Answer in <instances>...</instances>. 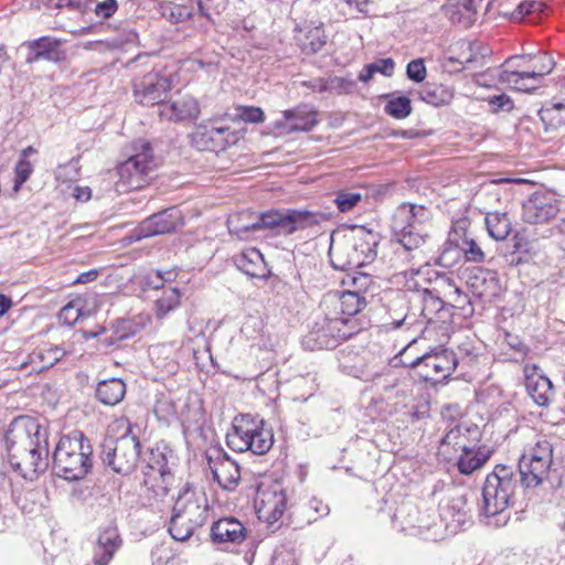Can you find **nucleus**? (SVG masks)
<instances>
[{
    "mask_svg": "<svg viewBox=\"0 0 565 565\" xmlns=\"http://www.w3.org/2000/svg\"><path fill=\"white\" fill-rule=\"evenodd\" d=\"M161 15L171 23H180L193 17L194 11L185 4L164 2L160 6Z\"/></svg>",
    "mask_w": 565,
    "mask_h": 565,
    "instance_id": "nucleus-50",
    "label": "nucleus"
},
{
    "mask_svg": "<svg viewBox=\"0 0 565 565\" xmlns=\"http://www.w3.org/2000/svg\"><path fill=\"white\" fill-rule=\"evenodd\" d=\"M366 306L365 297L359 291H330L321 300L320 308L338 317H353Z\"/></svg>",
    "mask_w": 565,
    "mask_h": 565,
    "instance_id": "nucleus-20",
    "label": "nucleus"
},
{
    "mask_svg": "<svg viewBox=\"0 0 565 565\" xmlns=\"http://www.w3.org/2000/svg\"><path fill=\"white\" fill-rule=\"evenodd\" d=\"M181 294L178 288L166 290L156 301V313L158 318L166 317L170 311L174 310L180 303Z\"/></svg>",
    "mask_w": 565,
    "mask_h": 565,
    "instance_id": "nucleus-54",
    "label": "nucleus"
},
{
    "mask_svg": "<svg viewBox=\"0 0 565 565\" xmlns=\"http://www.w3.org/2000/svg\"><path fill=\"white\" fill-rule=\"evenodd\" d=\"M295 41L303 54L312 55L327 44V35L321 24L306 22L295 29Z\"/></svg>",
    "mask_w": 565,
    "mask_h": 565,
    "instance_id": "nucleus-27",
    "label": "nucleus"
},
{
    "mask_svg": "<svg viewBox=\"0 0 565 565\" xmlns=\"http://www.w3.org/2000/svg\"><path fill=\"white\" fill-rule=\"evenodd\" d=\"M134 149L135 153L117 166V186L122 191L142 189L154 178L159 166L150 142L137 140Z\"/></svg>",
    "mask_w": 565,
    "mask_h": 565,
    "instance_id": "nucleus-5",
    "label": "nucleus"
},
{
    "mask_svg": "<svg viewBox=\"0 0 565 565\" xmlns=\"http://www.w3.org/2000/svg\"><path fill=\"white\" fill-rule=\"evenodd\" d=\"M330 218V214L321 211L306 209L270 210L255 215L254 213H242L231 216L227 220L230 233L244 239L248 234L262 230L275 231L279 235H291L318 225Z\"/></svg>",
    "mask_w": 565,
    "mask_h": 565,
    "instance_id": "nucleus-2",
    "label": "nucleus"
},
{
    "mask_svg": "<svg viewBox=\"0 0 565 565\" xmlns=\"http://www.w3.org/2000/svg\"><path fill=\"white\" fill-rule=\"evenodd\" d=\"M523 372L525 387L533 402L540 407H548L555 398L552 381L536 364H526Z\"/></svg>",
    "mask_w": 565,
    "mask_h": 565,
    "instance_id": "nucleus-21",
    "label": "nucleus"
},
{
    "mask_svg": "<svg viewBox=\"0 0 565 565\" xmlns=\"http://www.w3.org/2000/svg\"><path fill=\"white\" fill-rule=\"evenodd\" d=\"M515 480L512 468L505 465H497L486 478L481 494H513Z\"/></svg>",
    "mask_w": 565,
    "mask_h": 565,
    "instance_id": "nucleus-31",
    "label": "nucleus"
},
{
    "mask_svg": "<svg viewBox=\"0 0 565 565\" xmlns=\"http://www.w3.org/2000/svg\"><path fill=\"white\" fill-rule=\"evenodd\" d=\"M525 75L526 70H504L500 72L499 79L500 82L509 84L520 92H529L535 89L537 82H533L532 77Z\"/></svg>",
    "mask_w": 565,
    "mask_h": 565,
    "instance_id": "nucleus-48",
    "label": "nucleus"
},
{
    "mask_svg": "<svg viewBox=\"0 0 565 565\" xmlns=\"http://www.w3.org/2000/svg\"><path fill=\"white\" fill-rule=\"evenodd\" d=\"M387 318L383 323V328L387 331L397 329H409L417 326L418 319L415 313L408 312V301L404 296L393 299L386 311Z\"/></svg>",
    "mask_w": 565,
    "mask_h": 565,
    "instance_id": "nucleus-29",
    "label": "nucleus"
},
{
    "mask_svg": "<svg viewBox=\"0 0 565 565\" xmlns=\"http://www.w3.org/2000/svg\"><path fill=\"white\" fill-rule=\"evenodd\" d=\"M139 456L140 441L131 425L121 437L106 438L100 445L99 457L103 463L122 476L134 471Z\"/></svg>",
    "mask_w": 565,
    "mask_h": 565,
    "instance_id": "nucleus-8",
    "label": "nucleus"
},
{
    "mask_svg": "<svg viewBox=\"0 0 565 565\" xmlns=\"http://www.w3.org/2000/svg\"><path fill=\"white\" fill-rule=\"evenodd\" d=\"M411 369H418L419 376L426 382H439L448 377L457 367L454 351L448 349H434L407 364Z\"/></svg>",
    "mask_w": 565,
    "mask_h": 565,
    "instance_id": "nucleus-11",
    "label": "nucleus"
},
{
    "mask_svg": "<svg viewBox=\"0 0 565 565\" xmlns=\"http://www.w3.org/2000/svg\"><path fill=\"white\" fill-rule=\"evenodd\" d=\"M121 544L122 541L116 526L108 525L100 530L93 551V564L108 565Z\"/></svg>",
    "mask_w": 565,
    "mask_h": 565,
    "instance_id": "nucleus-25",
    "label": "nucleus"
},
{
    "mask_svg": "<svg viewBox=\"0 0 565 565\" xmlns=\"http://www.w3.org/2000/svg\"><path fill=\"white\" fill-rule=\"evenodd\" d=\"M65 354L66 351L63 348L53 344H45L29 354V360L22 364V367L31 365L32 367L30 372H42L55 365L65 356Z\"/></svg>",
    "mask_w": 565,
    "mask_h": 565,
    "instance_id": "nucleus-36",
    "label": "nucleus"
},
{
    "mask_svg": "<svg viewBox=\"0 0 565 565\" xmlns=\"http://www.w3.org/2000/svg\"><path fill=\"white\" fill-rule=\"evenodd\" d=\"M461 452L457 459V467L460 473L471 475L473 471L480 469L492 456L493 450L489 447L469 445L462 446L459 449Z\"/></svg>",
    "mask_w": 565,
    "mask_h": 565,
    "instance_id": "nucleus-33",
    "label": "nucleus"
},
{
    "mask_svg": "<svg viewBox=\"0 0 565 565\" xmlns=\"http://www.w3.org/2000/svg\"><path fill=\"white\" fill-rule=\"evenodd\" d=\"M32 164L28 159L19 158L14 168V184L13 191L18 192L21 185L26 182L32 173Z\"/></svg>",
    "mask_w": 565,
    "mask_h": 565,
    "instance_id": "nucleus-60",
    "label": "nucleus"
},
{
    "mask_svg": "<svg viewBox=\"0 0 565 565\" xmlns=\"http://www.w3.org/2000/svg\"><path fill=\"white\" fill-rule=\"evenodd\" d=\"M83 316V308L78 301H71L65 305L58 312V319L66 326L75 324Z\"/></svg>",
    "mask_w": 565,
    "mask_h": 565,
    "instance_id": "nucleus-59",
    "label": "nucleus"
},
{
    "mask_svg": "<svg viewBox=\"0 0 565 565\" xmlns=\"http://www.w3.org/2000/svg\"><path fill=\"white\" fill-rule=\"evenodd\" d=\"M486 226L489 235L495 241H503L511 232V222L505 213H488Z\"/></svg>",
    "mask_w": 565,
    "mask_h": 565,
    "instance_id": "nucleus-47",
    "label": "nucleus"
},
{
    "mask_svg": "<svg viewBox=\"0 0 565 565\" xmlns=\"http://www.w3.org/2000/svg\"><path fill=\"white\" fill-rule=\"evenodd\" d=\"M543 3L537 0H524L520 2L512 13V18L514 20H522L524 17L530 15L532 13L542 12Z\"/></svg>",
    "mask_w": 565,
    "mask_h": 565,
    "instance_id": "nucleus-62",
    "label": "nucleus"
},
{
    "mask_svg": "<svg viewBox=\"0 0 565 565\" xmlns=\"http://www.w3.org/2000/svg\"><path fill=\"white\" fill-rule=\"evenodd\" d=\"M405 529H407V535L419 536L426 541L437 542L447 537L445 525L435 512H419L417 523L407 520Z\"/></svg>",
    "mask_w": 565,
    "mask_h": 565,
    "instance_id": "nucleus-24",
    "label": "nucleus"
},
{
    "mask_svg": "<svg viewBox=\"0 0 565 565\" xmlns=\"http://www.w3.org/2000/svg\"><path fill=\"white\" fill-rule=\"evenodd\" d=\"M126 394V384L118 377L103 380L97 383L95 397L107 406H115L120 403Z\"/></svg>",
    "mask_w": 565,
    "mask_h": 565,
    "instance_id": "nucleus-40",
    "label": "nucleus"
},
{
    "mask_svg": "<svg viewBox=\"0 0 565 565\" xmlns=\"http://www.w3.org/2000/svg\"><path fill=\"white\" fill-rule=\"evenodd\" d=\"M440 521L445 525L446 534L455 535L471 523L470 510L467 508L466 497H447L439 503Z\"/></svg>",
    "mask_w": 565,
    "mask_h": 565,
    "instance_id": "nucleus-17",
    "label": "nucleus"
},
{
    "mask_svg": "<svg viewBox=\"0 0 565 565\" xmlns=\"http://www.w3.org/2000/svg\"><path fill=\"white\" fill-rule=\"evenodd\" d=\"M226 444L237 452L249 450L255 455H265L273 447L274 435L264 427L263 419L242 414L234 418L232 430L226 435Z\"/></svg>",
    "mask_w": 565,
    "mask_h": 565,
    "instance_id": "nucleus-6",
    "label": "nucleus"
},
{
    "mask_svg": "<svg viewBox=\"0 0 565 565\" xmlns=\"http://www.w3.org/2000/svg\"><path fill=\"white\" fill-rule=\"evenodd\" d=\"M553 462V446L545 437L521 456L519 460L520 481L525 489L541 484L547 477Z\"/></svg>",
    "mask_w": 565,
    "mask_h": 565,
    "instance_id": "nucleus-9",
    "label": "nucleus"
},
{
    "mask_svg": "<svg viewBox=\"0 0 565 565\" xmlns=\"http://www.w3.org/2000/svg\"><path fill=\"white\" fill-rule=\"evenodd\" d=\"M174 507L196 527L203 526L213 512L207 497H178Z\"/></svg>",
    "mask_w": 565,
    "mask_h": 565,
    "instance_id": "nucleus-26",
    "label": "nucleus"
},
{
    "mask_svg": "<svg viewBox=\"0 0 565 565\" xmlns=\"http://www.w3.org/2000/svg\"><path fill=\"white\" fill-rule=\"evenodd\" d=\"M236 267L252 278L266 279L269 270L263 254L256 248H249L235 257Z\"/></svg>",
    "mask_w": 565,
    "mask_h": 565,
    "instance_id": "nucleus-37",
    "label": "nucleus"
},
{
    "mask_svg": "<svg viewBox=\"0 0 565 565\" xmlns=\"http://www.w3.org/2000/svg\"><path fill=\"white\" fill-rule=\"evenodd\" d=\"M22 47L26 50V64H33L40 61L57 64L66 60L64 43L56 38L41 36L39 39L24 42Z\"/></svg>",
    "mask_w": 565,
    "mask_h": 565,
    "instance_id": "nucleus-19",
    "label": "nucleus"
},
{
    "mask_svg": "<svg viewBox=\"0 0 565 565\" xmlns=\"http://www.w3.org/2000/svg\"><path fill=\"white\" fill-rule=\"evenodd\" d=\"M469 285L475 296L484 299L497 297L501 289L497 274L488 269H478L470 277Z\"/></svg>",
    "mask_w": 565,
    "mask_h": 565,
    "instance_id": "nucleus-38",
    "label": "nucleus"
},
{
    "mask_svg": "<svg viewBox=\"0 0 565 565\" xmlns=\"http://www.w3.org/2000/svg\"><path fill=\"white\" fill-rule=\"evenodd\" d=\"M374 499L375 502L372 507L379 513L383 512L384 507H387L390 511L394 509L393 514L388 512V515L391 516L392 524L396 530L407 534V529H405L407 520H413L414 523H417L419 511L412 502L406 501L405 499L398 501V497H374Z\"/></svg>",
    "mask_w": 565,
    "mask_h": 565,
    "instance_id": "nucleus-22",
    "label": "nucleus"
},
{
    "mask_svg": "<svg viewBox=\"0 0 565 565\" xmlns=\"http://www.w3.org/2000/svg\"><path fill=\"white\" fill-rule=\"evenodd\" d=\"M472 436V440H479L480 430L477 425H462L457 424L451 427L440 440V448L444 446L451 445L454 449L459 450L467 443H461V438H466V435Z\"/></svg>",
    "mask_w": 565,
    "mask_h": 565,
    "instance_id": "nucleus-44",
    "label": "nucleus"
},
{
    "mask_svg": "<svg viewBox=\"0 0 565 565\" xmlns=\"http://www.w3.org/2000/svg\"><path fill=\"white\" fill-rule=\"evenodd\" d=\"M173 459V451L167 446L151 448L147 459L146 470L170 471L169 463Z\"/></svg>",
    "mask_w": 565,
    "mask_h": 565,
    "instance_id": "nucleus-49",
    "label": "nucleus"
},
{
    "mask_svg": "<svg viewBox=\"0 0 565 565\" xmlns=\"http://www.w3.org/2000/svg\"><path fill=\"white\" fill-rule=\"evenodd\" d=\"M318 111L313 106L300 104L295 108L282 111V118L274 122V128L280 134L310 131L318 125Z\"/></svg>",
    "mask_w": 565,
    "mask_h": 565,
    "instance_id": "nucleus-18",
    "label": "nucleus"
},
{
    "mask_svg": "<svg viewBox=\"0 0 565 565\" xmlns=\"http://www.w3.org/2000/svg\"><path fill=\"white\" fill-rule=\"evenodd\" d=\"M510 497H482L480 515L488 519V524L493 526L504 525L509 520L505 512Z\"/></svg>",
    "mask_w": 565,
    "mask_h": 565,
    "instance_id": "nucleus-39",
    "label": "nucleus"
},
{
    "mask_svg": "<svg viewBox=\"0 0 565 565\" xmlns=\"http://www.w3.org/2000/svg\"><path fill=\"white\" fill-rule=\"evenodd\" d=\"M430 220V212L424 205L403 203L394 212L392 218V233L399 249L403 252H413L419 248L427 237L424 228L426 222Z\"/></svg>",
    "mask_w": 565,
    "mask_h": 565,
    "instance_id": "nucleus-4",
    "label": "nucleus"
},
{
    "mask_svg": "<svg viewBox=\"0 0 565 565\" xmlns=\"http://www.w3.org/2000/svg\"><path fill=\"white\" fill-rule=\"evenodd\" d=\"M246 536L245 526L235 518H223L213 522L210 531L211 541L215 544H239Z\"/></svg>",
    "mask_w": 565,
    "mask_h": 565,
    "instance_id": "nucleus-30",
    "label": "nucleus"
},
{
    "mask_svg": "<svg viewBox=\"0 0 565 565\" xmlns=\"http://www.w3.org/2000/svg\"><path fill=\"white\" fill-rule=\"evenodd\" d=\"M441 9L452 24L462 28L471 26L478 14L476 0H447Z\"/></svg>",
    "mask_w": 565,
    "mask_h": 565,
    "instance_id": "nucleus-32",
    "label": "nucleus"
},
{
    "mask_svg": "<svg viewBox=\"0 0 565 565\" xmlns=\"http://www.w3.org/2000/svg\"><path fill=\"white\" fill-rule=\"evenodd\" d=\"M420 320L417 326L425 323L427 331L429 327L433 329H441L445 324H448L451 320L452 312L450 307L446 303L434 290L424 289L420 295Z\"/></svg>",
    "mask_w": 565,
    "mask_h": 565,
    "instance_id": "nucleus-16",
    "label": "nucleus"
},
{
    "mask_svg": "<svg viewBox=\"0 0 565 565\" xmlns=\"http://www.w3.org/2000/svg\"><path fill=\"white\" fill-rule=\"evenodd\" d=\"M171 86V81L167 76L148 73L135 81L134 96L137 103L145 106L158 105L159 109Z\"/></svg>",
    "mask_w": 565,
    "mask_h": 565,
    "instance_id": "nucleus-14",
    "label": "nucleus"
},
{
    "mask_svg": "<svg viewBox=\"0 0 565 565\" xmlns=\"http://www.w3.org/2000/svg\"><path fill=\"white\" fill-rule=\"evenodd\" d=\"M539 115L546 125V129H557L565 126V104L556 103L550 107H544L539 111Z\"/></svg>",
    "mask_w": 565,
    "mask_h": 565,
    "instance_id": "nucleus-52",
    "label": "nucleus"
},
{
    "mask_svg": "<svg viewBox=\"0 0 565 565\" xmlns=\"http://www.w3.org/2000/svg\"><path fill=\"white\" fill-rule=\"evenodd\" d=\"M235 117L245 122L258 124L263 122L265 115L262 108L255 106H238L236 107Z\"/></svg>",
    "mask_w": 565,
    "mask_h": 565,
    "instance_id": "nucleus-61",
    "label": "nucleus"
},
{
    "mask_svg": "<svg viewBox=\"0 0 565 565\" xmlns=\"http://www.w3.org/2000/svg\"><path fill=\"white\" fill-rule=\"evenodd\" d=\"M457 236H459V231L454 230L449 233L448 239L443 245L438 257V265L441 267L451 268L460 262L462 255L461 249H459Z\"/></svg>",
    "mask_w": 565,
    "mask_h": 565,
    "instance_id": "nucleus-46",
    "label": "nucleus"
},
{
    "mask_svg": "<svg viewBox=\"0 0 565 565\" xmlns=\"http://www.w3.org/2000/svg\"><path fill=\"white\" fill-rule=\"evenodd\" d=\"M93 465V446L79 430L60 438L53 452V469L65 480L83 479Z\"/></svg>",
    "mask_w": 565,
    "mask_h": 565,
    "instance_id": "nucleus-3",
    "label": "nucleus"
},
{
    "mask_svg": "<svg viewBox=\"0 0 565 565\" xmlns=\"http://www.w3.org/2000/svg\"><path fill=\"white\" fill-rule=\"evenodd\" d=\"M45 431L31 416H17L3 431V444L13 471L33 481L47 456Z\"/></svg>",
    "mask_w": 565,
    "mask_h": 565,
    "instance_id": "nucleus-1",
    "label": "nucleus"
},
{
    "mask_svg": "<svg viewBox=\"0 0 565 565\" xmlns=\"http://www.w3.org/2000/svg\"><path fill=\"white\" fill-rule=\"evenodd\" d=\"M362 200L360 192L340 190L335 193L334 203L340 212L347 213L352 211Z\"/></svg>",
    "mask_w": 565,
    "mask_h": 565,
    "instance_id": "nucleus-57",
    "label": "nucleus"
},
{
    "mask_svg": "<svg viewBox=\"0 0 565 565\" xmlns=\"http://www.w3.org/2000/svg\"><path fill=\"white\" fill-rule=\"evenodd\" d=\"M198 529L191 523L188 518L173 505L172 515L170 519L169 533L173 540L185 542L194 534Z\"/></svg>",
    "mask_w": 565,
    "mask_h": 565,
    "instance_id": "nucleus-45",
    "label": "nucleus"
},
{
    "mask_svg": "<svg viewBox=\"0 0 565 565\" xmlns=\"http://www.w3.org/2000/svg\"><path fill=\"white\" fill-rule=\"evenodd\" d=\"M454 303L449 305L448 306L450 307V311L452 309H457L460 311V315L465 318H468V317H471L475 312V309H473V305L470 300V298L468 297V295L463 294L462 291H460L459 288H455L454 289Z\"/></svg>",
    "mask_w": 565,
    "mask_h": 565,
    "instance_id": "nucleus-58",
    "label": "nucleus"
},
{
    "mask_svg": "<svg viewBox=\"0 0 565 565\" xmlns=\"http://www.w3.org/2000/svg\"><path fill=\"white\" fill-rule=\"evenodd\" d=\"M224 118L210 119L207 124L199 125L191 135L192 145L201 151L220 152L239 140V132L223 124Z\"/></svg>",
    "mask_w": 565,
    "mask_h": 565,
    "instance_id": "nucleus-10",
    "label": "nucleus"
},
{
    "mask_svg": "<svg viewBox=\"0 0 565 565\" xmlns=\"http://www.w3.org/2000/svg\"><path fill=\"white\" fill-rule=\"evenodd\" d=\"M329 257L332 267L339 270L349 271L363 266L349 238L338 244L331 243Z\"/></svg>",
    "mask_w": 565,
    "mask_h": 565,
    "instance_id": "nucleus-34",
    "label": "nucleus"
},
{
    "mask_svg": "<svg viewBox=\"0 0 565 565\" xmlns=\"http://www.w3.org/2000/svg\"><path fill=\"white\" fill-rule=\"evenodd\" d=\"M258 519L264 520L268 524L276 523L284 514L286 509V497H268V500L262 499L255 502Z\"/></svg>",
    "mask_w": 565,
    "mask_h": 565,
    "instance_id": "nucleus-42",
    "label": "nucleus"
},
{
    "mask_svg": "<svg viewBox=\"0 0 565 565\" xmlns=\"http://www.w3.org/2000/svg\"><path fill=\"white\" fill-rule=\"evenodd\" d=\"M199 114V104L190 95L178 96L174 99L164 102L158 109L159 117L170 121L195 119Z\"/></svg>",
    "mask_w": 565,
    "mask_h": 565,
    "instance_id": "nucleus-23",
    "label": "nucleus"
},
{
    "mask_svg": "<svg viewBox=\"0 0 565 565\" xmlns=\"http://www.w3.org/2000/svg\"><path fill=\"white\" fill-rule=\"evenodd\" d=\"M419 98L435 107L448 105L454 98V90L443 84H426L418 92Z\"/></svg>",
    "mask_w": 565,
    "mask_h": 565,
    "instance_id": "nucleus-43",
    "label": "nucleus"
},
{
    "mask_svg": "<svg viewBox=\"0 0 565 565\" xmlns=\"http://www.w3.org/2000/svg\"><path fill=\"white\" fill-rule=\"evenodd\" d=\"M384 110L395 119H404L412 113L411 99L406 96L392 97L386 103Z\"/></svg>",
    "mask_w": 565,
    "mask_h": 565,
    "instance_id": "nucleus-55",
    "label": "nucleus"
},
{
    "mask_svg": "<svg viewBox=\"0 0 565 565\" xmlns=\"http://www.w3.org/2000/svg\"><path fill=\"white\" fill-rule=\"evenodd\" d=\"M143 486L153 494H167L174 488L175 478L171 471H143Z\"/></svg>",
    "mask_w": 565,
    "mask_h": 565,
    "instance_id": "nucleus-41",
    "label": "nucleus"
},
{
    "mask_svg": "<svg viewBox=\"0 0 565 565\" xmlns=\"http://www.w3.org/2000/svg\"><path fill=\"white\" fill-rule=\"evenodd\" d=\"M559 212L556 195L548 191H536L522 205L523 221L542 224L554 218Z\"/></svg>",
    "mask_w": 565,
    "mask_h": 565,
    "instance_id": "nucleus-13",
    "label": "nucleus"
},
{
    "mask_svg": "<svg viewBox=\"0 0 565 565\" xmlns=\"http://www.w3.org/2000/svg\"><path fill=\"white\" fill-rule=\"evenodd\" d=\"M457 241L459 243V249H461V255L465 257L467 262L482 263L484 260L486 256L483 250L473 238L467 235L466 232H459Z\"/></svg>",
    "mask_w": 565,
    "mask_h": 565,
    "instance_id": "nucleus-51",
    "label": "nucleus"
},
{
    "mask_svg": "<svg viewBox=\"0 0 565 565\" xmlns=\"http://www.w3.org/2000/svg\"><path fill=\"white\" fill-rule=\"evenodd\" d=\"M322 311L323 316L315 320L311 330L302 339V345L307 350H331L354 334L350 319L338 317L329 310Z\"/></svg>",
    "mask_w": 565,
    "mask_h": 565,
    "instance_id": "nucleus-7",
    "label": "nucleus"
},
{
    "mask_svg": "<svg viewBox=\"0 0 565 565\" xmlns=\"http://www.w3.org/2000/svg\"><path fill=\"white\" fill-rule=\"evenodd\" d=\"M395 63L392 58H381L364 66L359 75L361 82H369L375 73H381L385 76H392L394 73Z\"/></svg>",
    "mask_w": 565,
    "mask_h": 565,
    "instance_id": "nucleus-53",
    "label": "nucleus"
},
{
    "mask_svg": "<svg viewBox=\"0 0 565 565\" xmlns=\"http://www.w3.org/2000/svg\"><path fill=\"white\" fill-rule=\"evenodd\" d=\"M181 211L177 207L162 210L140 222L127 236L130 243L141 239L163 235L177 231L183 226Z\"/></svg>",
    "mask_w": 565,
    "mask_h": 565,
    "instance_id": "nucleus-12",
    "label": "nucleus"
},
{
    "mask_svg": "<svg viewBox=\"0 0 565 565\" xmlns=\"http://www.w3.org/2000/svg\"><path fill=\"white\" fill-rule=\"evenodd\" d=\"M355 88V82L344 77L333 76L328 78V92L335 94H349Z\"/></svg>",
    "mask_w": 565,
    "mask_h": 565,
    "instance_id": "nucleus-63",
    "label": "nucleus"
},
{
    "mask_svg": "<svg viewBox=\"0 0 565 565\" xmlns=\"http://www.w3.org/2000/svg\"><path fill=\"white\" fill-rule=\"evenodd\" d=\"M516 61H523L524 64H516V67H526V75L532 77L533 82H540L544 76L550 74L554 67V60L546 53H542L539 55H522V56H512L508 58L504 63L508 67H513V64Z\"/></svg>",
    "mask_w": 565,
    "mask_h": 565,
    "instance_id": "nucleus-28",
    "label": "nucleus"
},
{
    "mask_svg": "<svg viewBox=\"0 0 565 565\" xmlns=\"http://www.w3.org/2000/svg\"><path fill=\"white\" fill-rule=\"evenodd\" d=\"M209 468L213 479L223 490L232 491L241 479L239 467L222 448H212L206 452Z\"/></svg>",
    "mask_w": 565,
    "mask_h": 565,
    "instance_id": "nucleus-15",
    "label": "nucleus"
},
{
    "mask_svg": "<svg viewBox=\"0 0 565 565\" xmlns=\"http://www.w3.org/2000/svg\"><path fill=\"white\" fill-rule=\"evenodd\" d=\"M455 356H456V360H457V366L459 364H463V365H472L477 358H478V353L476 352L475 348L472 347L471 343L469 342H465V343H461L459 347H458V351L457 352H454Z\"/></svg>",
    "mask_w": 565,
    "mask_h": 565,
    "instance_id": "nucleus-64",
    "label": "nucleus"
},
{
    "mask_svg": "<svg viewBox=\"0 0 565 565\" xmlns=\"http://www.w3.org/2000/svg\"><path fill=\"white\" fill-rule=\"evenodd\" d=\"M201 17L214 23L215 17L220 15L227 8L228 0H195Z\"/></svg>",
    "mask_w": 565,
    "mask_h": 565,
    "instance_id": "nucleus-56",
    "label": "nucleus"
},
{
    "mask_svg": "<svg viewBox=\"0 0 565 565\" xmlns=\"http://www.w3.org/2000/svg\"><path fill=\"white\" fill-rule=\"evenodd\" d=\"M349 239L359 255L360 260H363V266L372 263L376 258V247L380 241L377 233L369 231L365 227H358L353 231Z\"/></svg>",
    "mask_w": 565,
    "mask_h": 565,
    "instance_id": "nucleus-35",
    "label": "nucleus"
}]
</instances>
